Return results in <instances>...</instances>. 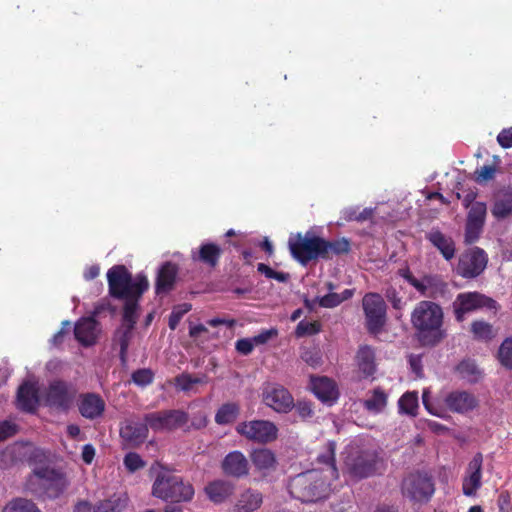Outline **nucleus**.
I'll list each match as a JSON object with an SVG mask.
<instances>
[{"mask_svg":"<svg viewBox=\"0 0 512 512\" xmlns=\"http://www.w3.org/2000/svg\"><path fill=\"white\" fill-rule=\"evenodd\" d=\"M109 295L123 300L122 327L133 328L138 321L140 300L149 288L145 274L138 273L135 277L124 265H114L107 271Z\"/></svg>","mask_w":512,"mask_h":512,"instance_id":"nucleus-1","label":"nucleus"},{"mask_svg":"<svg viewBox=\"0 0 512 512\" xmlns=\"http://www.w3.org/2000/svg\"><path fill=\"white\" fill-rule=\"evenodd\" d=\"M443 323V309L433 301L418 302L411 313L415 337L424 347H435L446 338L447 333Z\"/></svg>","mask_w":512,"mask_h":512,"instance_id":"nucleus-2","label":"nucleus"},{"mask_svg":"<svg viewBox=\"0 0 512 512\" xmlns=\"http://www.w3.org/2000/svg\"><path fill=\"white\" fill-rule=\"evenodd\" d=\"M66 473L47 463H33L25 488L40 500H55L69 487Z\"/></svg>","mask_w":512,"mask_h":512,"instance_id":"nucleus-3","label":"nucleus"},{"mask_svg":"<svg viewBox=\"0 0 512 512\" xmlns=\"http://www.w3.org/2000/svg\"><path fill=\"white\" fill-rule=\"evenodd\" d=\"M322 472L308 470L290 479L288 491L291 497L302 503H313L327 497L330 484Z\"/></svg>","mask_w":512,"mask_h":512,"instance_id":"nucleus-4","label":"nucleus"},{"mask_svg":"<svg viewBox=\"0 0 512 512\" xmlns=\"http://www.w3.org/2000/svg\"><path fill=\"white\" fill-rule=\"evenodd\" d=\"M345 468L352 480L360 481L381 475L385 470V462L377 450L360 449L348 454Z\"/></svg>","mask_w":512,"mask_h":512,"instance_id":"nucleus-5","label":"nucleus"},{"mask_svg":"<svg viewBox=\"0 0 512 512\" xmlns=\"http://www.w3.org/2000/svg\"><path fill=\"white\" fill-rule=\"evenodd\" d=\"M194 494L191 483L170 471L158 473L152 485V495L165 502H190Z\"/></svg>","mask_w":512,"mask_h":512,"instance_id":"nucleus-6","label":"nucleus"},{"mask_svg":"<svg viewBox=\"0 0 512 512\" xmlns=\"http://www.w3.org/2000/svg\"><path fill=\"white\" fill-rule=\"evenodd\" d=\"M401 492L413 503L426 504L435 492V484L431 475L416 471L403 479Z\"/></svg>","mask_w":512,"mask_h":512,"instance_id":"nucleus-7","label":"nucleus"},{"mask_svg":"<svg viewBox=\"0 0 512 512\" xmlns=\"http://www.w3.org/2000/svg\"><path fill=\"white\" fill-rule=\"evenodd\" d=\"M362 307L367 331L373 336L379 335L387 321V305L383 297L378 293H367L362 299Z\"/></svg>","mask_w":512,"mask_h":512,"instance_id":"nucleus-8","label":"nucleus"},{"mask_svg":"<svg viewBox=\"0 0 512 512\" xmlns=\"http://www.w3.org/2000/svg\"><path fill=\"white\" fill-rule=\"evenodd\" d=\"M397 274L408 282L421 296L435 299L446 293L448 285L438 274H424L417 279L408 266L400 268Z\"/></svg>","mask_w":512,"mask_h":512,"instance_id":"nucleus-9","label":"nucleus"},{"mask_svg":"<svg viewBox=\"0 0 512 512\" xmlns=\"http://www.w3.org/2000/svg\"><path fill=\"white\" fill-rule=\"evenodd\" d=\"M321 237L307 233L291 235L288 246L292 257L299 263L306 265L312 260L321 259Z\"/></svg>","mask_w":512,"mask_h":512,"instance_id":"nucleus-10","label":"nucleus"},{"mask_svg":"<svg viewBox=\"0 0 512 512\" xmlns=\"http://www.w3.org/2000/svg\"><path fill=\"white\" fill-rule=\"evenodd\" d=\"M261 396L262 402L276 413L287 414L294 409V397L282 384L264 383Z\"/></svg>","mask_w":512,"mask_h":512,"instance_id":"nucleus-11","label":"nucleus"},{"mask_svg":"<svg viewBox=\"0 0 512 512\" xmlns=\"http://www.w3.org/2000/svg\"><path fill=\"white\" fill-rule=\"evenodd\" d=\"M454 316L457 322H463L468 313L481 308L496 309L497 302L479 292L459 293L452 303Z\"/></svg>","mask_w":512,"mask_h":512,"instance_id":"nucleus-12","label":"nucleus"},{"mask_svg":"<svg viewBox=\"0 0 512 512\" xmlns=\"http://www.w3.org/2000/svg\"><path fill=\"white\" fill-rule=\"evenodd\" d=\"M236 431L246 439L259 444L271 443L278 437L277 426L268 420L241 422L237 425Z\"/></svg>","mask_w":512,"mask_h":512,"instance_id":"nucleus-13","label":"nucleus"},{"mask_svg":"<svg viewBox=\"0 0 512 512\" xmlns=\"http://www.w3.org/2000/svg\"><path fill=\"white\" fill-rule=\"evenodd\" d=\"M73 384L64 380H54L49 383L44 393V403L50 408L67 411L76 396Z\"/></svg>","mask_w":512,"mask_h":512,"instance_id":"nucleus-14","label":"nucleus"},{"mask_svg":"<svg viewBox=\"0 0 512 512\" xmlns=\"http://www.w3.org/2000/svg\"><path fill=\"white\" fill-rule=\"evenodd\" d=\"M144 420L154 432L173 431L187 424L189 416L182 410L170 409L147 413Z\"/></svg>","mask_w":512,"mask_h":512,"instance_id":"nucleus-15","label":"nucleus"},{"mask_svg":"<svg viewBox=\"0 0 512 512\" xmlns=\"http://www.w3.org/2000/svg\"><path fill=\"white\" fill-rule=\"evenodd\" d=\"M487 265V255L479 247H475L459 258L456 272L463 278L471 279L479 276Z\"/></svg>","mask_w":512,"mask_h":512,"instance_id":"nucleus-16","label":"nucleus"},{"mask_svg":"<svg viewBox=\"0 0 512 512\" xmlns=\"http://www.w3.org/2000/svg\"><path fill=\"white\" fill-rule=\"evenodd\" d=\"M487 215V206L484 202H476L469 209L465 225V242L467 244L475 243L485 224Z\"/></svg>","mask_w":512,"mask_h":512,"instance_id":"nucleus-17","label":"nucleus"},{"mask_svg":"<svg viewBox=\"0 0 512 512\" xmlns=\"http://www.w3.org/2000/svg\"><path fill=\"white\" fill-rule=\"evenodd\" d=\"M149 424L143 422L126 420L120 428V437L124 448H136L143 444L148 437Z\"/></svg>","mask_w":512,"mask_h":512,"instance_id":"nucleus-18","label":"nucleus"},{"mask_svg":"<svg viewBox=\"0 0 512 512\" xmlns=\"http://www.w3.org/2000/svg\"><path fill=\"white\" fill-rule=\"evenodd\" d=\"M224 475L235 479H242L249 475L250 464L246 456L238 450L229 452L221 462Z\"/></svg>","mask_w":512,"mask_h":512,"instance_id":"nucleus-19","label":"nucleus"},{"mask_svg":"<svg viewBox=\"0 0 512 512\" xmlns=\"http://www.w3.org/2000/svg\"><path fill=\"white\" fill-rule=\"evenodd\" d=\"M444 404L453 413L466 414L474 410L478 406L479 401L471 392L456 390L445 395Z\"/></svg>","mask_w":512,"mask_h":512,"instance_id":"nucleus-20","label":"nucleus"},{"mask_svg":"<svg viewBox=\"0 0 512 512\" xmlns=\"http://www.w3.org/2000/svg\"><path fill=\"white\" fill-rule=\"evenodd\" d=\"M179 267L172 261H166L160 265L155 278V293L156 295H166L174 290Z\"/></svg>","mask_w":512,"mask_h":512,"instance_id":"nucleus-21","label":"nucleus"},{"mask_svg":"<svg viewBox=\"0 0 512 512\" xmlns=\"http://www.w3.org/2000/svg\"><path fill=\"white\" fill-rule=\"evenodd\" d=\"M483 455L476 453L467 467V476L464 477L462 483V491L466 496H474L481 487L482 479Z\"/></svg>","mask_w":512,"mask_h":512,"instance_id":"nucleus-22","label":"nucleus"},{"mask_svg":"<svg viewBox=\"0 0 512 512\" xmlns=\"http://www.w3.org/2000/svg\"><path fill=\"white\" fill-rule=\"evenodd\" d=\"M99 332V322L93 316L80 318L74 326L75 339L84 347L94 345Z\"/></svg>","mask_w":512,"mask_h":512,"instance_id":"nucleus-23","label":"nucleus"},{"mask_svg":"<svg viewBox=\"0 0 512 512\" xmlns=\"http://www.w3.org/2000/svg\"><path fill=\"white\" fill-rule=\"evenodd\" d=\"M264 502V495L258 489L251 487L243 489L236 498L233 512H255Z\"/></svg>","mask_w":512,"mask_h":512,"instance_id":"nucleus-24","label":"nucleus"},{"mask_svg":"<svg viewBox=\"0 0 512 512\" xmlns=\"http://www.w3.org/2000/svg\"><path fill=\"white\" fill-rule=\"evenodd\" d=\"M223 254L222 248L213 242L202 243L197 251L191 252V259L199 262L210 269L218 266L220 258Z\"/></svg>","mask_w":512,"mask_h":512,"instance_id":"nucleus-25","label":"nucleus"},{"mask_svg":"<svg viewBox=\"0 0 512 512\" xmlns=\"http://www.w3.org/2000/svg\"><path fill=\"white\" fill-rule=\"evenodd\" d=\"M105 406L101 396L95 393L82 394L78 404L80 414L89 420L101 417L105 411Z\"/></svg>","mask_w":512,"mask_h":512,"instance_id":"nucleus-26","label":"nucleus"},{"mask_svg":"<svg viewBox=\"0 0 512 512\" xmlns=\"http://www.w3.org/2000/svg\"><path fill=\"white\" fill-rule=\"evenodd\" d=\"M426 239L441 253L446 261L455 257L456 246L451 236L442 233L439 229H432L426 234Z\"/></svg>","mask_w":512,"mask_h":512,"instance_id":"nucleus-27","label":"nucleus"},{"mask_svg":"<svg viewBox=\"0 0 512 512\" xmlns=\"http://www.w3.org/2000/svg\"><path fill=\"white\" fill-rule=\"evenodd\" d=\"M204 491L211 502L221 504L234 494L235 485L228 480L218 479L209 482Z\"/></svg>","mask_w":512,"mask_h":512,"instance_id":"nucleus-28","label":"nucleus"},{"mask_svg":"<svg viewBox=\"0 0 512 512\" xmlns=\"http://www.w3.org/2000/svg\"><path fill=\"white\" fill-rule=\"evenodd\" d=\"M320 247L321 259L330 260L334 256L348 254L351 251V242L345 237L335 240H326L321 237Z\"/></svg>","mask_w":512,"mask_h":512,"instance_id":"nucleus-29","label":"nucleus"},{"mask_svg":"<svg viewBox=\"0 0 512 512\" xmlns=\"http://www.w3.org/2000/svg\"><path fill=\"white\" fill-rule=\"evenodd\" d=\"M39 402L38 389L32 383H23L17 391L18 407L26 412L35 411Z\"/></svg>","mask_w":512,"mask_h":512,"instance_id":"nucleus-30","label":"nucleus"},{"mask_svg":"<svg viewBox=\"0 0 512 512\" xmlns=\"http://www.w3.org/2000/svg\"><path fill=\"white\" fill-rule=\"evenodd\" d=\"M126 493H113L109 497L97 501L93 506V512H122L128 505Z\"/></svg>","mask_w":512,"mask_h":512,"instance_id":"nucleus-31","label":"nucleus"},{"mask_svg":"<svg viewBox=\"0 0 512 512\" xmlns=\"http://www.w3.org/2000/svg\"><path fill=\"white\" fill-rule=\"evenodd\" d=\"M356 361L358 368L364 377L372 376L375 373V352L371 346H360L356 353Z\"/></svg>","mask_w":512,"mask_h":512,"instance_id":"nucleus-32","label":"nucleus"},{"mask_svg":"<svg viewBox=\"0 0 512 512\" xmlns=\"http://www.w3.org/2000/svg\"><path fill=\"white\" fill-rule=\"evenodd\" d=\"M312 390L315 396L323 402L334 401L338 396L334 382L327 377L314 379Z\"/></svg>","mask_w":512,"mask_h":512,"instance_id":"nucleus-33","label":"nucleus"},{"mask_svg":"<svg viewBox=\"0 0 512 512\" xmlns=\"http://www.w3.org/2000/svg\"><path fill=\"white\" fill-rule=\"evenodd\" d=\"M133 328L120 326L114 333L112 345L119 347V359L122 365H126L128 348L133 338Z\"/></svg>","mask_w":512,"mask_h":512,"instance_id":"nucleus-34","label":"nucleus"},{"mask_svg":"<svg viewBox=\"0 0 512 512\" xmlns=\"http://www.w3.org/2000/svg\"><path fill=\"white\" fill-rule=\"evenodd\" d=\"M251 461L259 471H269L276 467L275 454L268 448L254 449L250 454Z\"/></svg>","mask_w":512,"mask_h":512,"instance_id":"nucleus-35","label":"nucleus"},{"mask_svg":"<svg viewBox=\"0 0 512 512\" xmlns=\"http://www.w3.org/2000/svg\"><path fill=\"white\" fill-rule=\"evenodd\" d=\"M335 450H336L335 442L328 441L324 446L323 452H321L316 458V461L318 464H322V465L326 466V472L329 474V477L332 479L339 478V472L336 467Z\"/></svg>","mask_w":512,"mask_h":512,"instance_id":"nucleus-36","label":"nucleus"},{"mask_svg":"<svg viewBox=\"0 0 512 512\" xmlns=\"http://www.w3.org/2000/svg\"><path fill=\"white\" fill-rule=\"evenodd\" d=\"M491 213L498 220L505 219L512 214V189L503 192L495 200Z\"/></svg>","mask_w":512,"mask_h":512,"instance_id":"nucleus-37","label":"nucleus"},{"mask_svg":"<svg viewBox=\"0 0 512 512\" xmlns=\"http://www.w3.org/2000/svg\"><path fill=\"white\" fill-rule=\"evenodd\" d=\"M470 331L475 340L483 342L491 341L497 334L493 325L484 320L473 321L470 325Z\"/></svg>","mask_w":512,"mask_h":512,"instance_id":"nucleus-38","label":"nucleus"},{"mask_svg":"<svg viewBox=\"0 0 512 512\" xmlns=\"http://www.w3.org/2000/svg\"><path fill=\"white\" fill-rule=\"evenodd\" d=\"M456 372L458 375L470 382L476 383L482 376L481 370L478 368L474 360L464 359L456 366Z\"/></svg>","mask_w":512,"mask_h":512,"instance_id":"nucleus-39","label":"nucleus"},{"mask_svg":"<svg viewBox=\"0 0 512 512\" xmlns=\"http://www.w3.org/2000/svg\"><path fill=\"white\" fill-rule=\"evenodd\" d=\"M2 512H42L37 504L28 498L16 497L11 499L2 509Z\"/></svg>","mask_w":512,"mask_h":512,"instance_id":"nucleus-40","label":"nucleus"},{"mask_svg":"<svg viewBox=\"0 0 512 512\" xmlns=\"http://www.w3.org/2000/svg\"><path fill=\"white\" fill-rule=\"evenodd\" d=\"M240 408L236 403H225L216 412L215 422L226 425L234 422L239 414Z\"/></svg>","mask_w":512,"mask_h":512,"instance_id":"nucleus-41","label":"nucleus"},{"mask_svg":"<svg viewBox=\"0 0 512 512\" xmlns=\"http://www.w3.org/2000/svg\"><path fill=\"white\" fill-rule=\"evenodd\" d=\"M387 405V395L381 388H375L370 398L364 401V407L374 413L381 412Z\"/></svg>","mask_w":512,"mask_h":512,"instance_id":"nucleus-42","label":"nucleus"},{"mask_svg":"<svg viewBox=\"0 0 512 512\" xmlns=\"http://www.w3.org/2000/svg\"><path fill=\"white\" fill-rule=\"evenodd\" d=\"M399 411L401 413L416 416L418 409V396L416 392L404 393L398 401Z\"/></svg>","mask_w":512,"mask_h":512,"instance_id":"nucleus-43","label":"nucleus"},{"mask_svg":"<svg viewBox=\"0 0 512 512\" xmlns=\"http://www.w3.org/2000/svg\"><path fill=\"white\" fill-rule=\"evenodd\" d=\"M321 328L322 325L317 320L312 322L302 320L296 326L295 335L297 338L316 335L321 331Z\"/></svg>","mask_w":512,"mask_h":512,"instance_id":"nucleus-44","label":"nucleus"},{"mask_svg":"<svg viewBox=\"0 0 512 512\" xmlns=\"http://www.w3.org/2000/svg\"><path fill=\"white\" fill-rule=\"evenodd\" d=\"M205 377H193L189 373H182L175 377V386L182 391H190L194 384L205 383Z\"/></svg>","mask_w":512,"mask_h":512,"instance_id":"nucleus-45","label":"nucleus"},{"mask_svg":"<svg viewBox=\"0 0 512 512\" xmlns=\"http://www.w3.org/2000/svg\"><path fill=\"white\" fill-rule=\"evenodd\" d=\"M498 360L503 367L512 369V337L506 338L501 343L498 350Z\"/></svg>","mask_w":512,"mask_h":512,"instance_id":"nucleus-46","label":"nucleus"},{"mask_svg":"<svg viewBox=\"0 0 512 512\" xmlns=\"http://www.w3.org/2000/svg\"><path fill=\"white\" fill-rule=\"evenodd\" d=\"M192 309L189 303L179 304L173 307L169 315L168 326L171 330H175L180 323L182 317Z\"/></svg>","mask_w":512,"mask_h":512,"instance_id":"nucleus-47","label":"nucleus"},{"mask_svg":"<svg viewBox=\"0 0 512 512\" xmlns=\"http://www.w3.org/2000/svg\"><path fill=\"white\" fill-rule=\"evenodd\" d=\"M123 464L128 472L134 473L145 467L146 462L135 452H129L124 456Z\"/></svg>","mask_w":512,"mask_h":512,"instance_id":"nucleus-48","label":"nucleus"},{"mask_svg":"<svg viewBox=\"0 0 512 512\" xmlns=\"http://www.w3.org/2000/svg\"><path fill=\"white\" fill-rule=\"evenodd\" d=\"M131 378L136 385L145 387L153 382L154 373L148 368L138 369L132 373Z\"/></svg>","mask_w":512,"mask_h":512,"instance_id":"nucleus-49","label":"nucleus"},{"mask_svg":"<svg viewBox=\"0 0 512 512\" xmlns=\"http://www.w3.org/2000/svg\"><path fill=\"white\" fill-rule=\"evenodd\" d=\"M496 168L492 165H484L475 171V181L477 183H484L494 179Z\"/></svg>","mask_w":512,"mask_h":512,"instance_id":"nucleus-50","label":"nucleus"},{"mask_svg":"<svg viewBox=\"0 0 512 512\" xmlns=\"http://www.w3.org/2000/svg\"><path fill=\"white\" fill-rule=\"evenodd\" d=\"M18 431L16 424L3 420L0 421V442L14 436Z\"/></svg>","mask_w":512,"mask_h":512,"instance_id":"nucleus-51","label":"nucleus"},{"mask_svg":"<svg viewBox=\"0 0 512 512\" xmlns=\"http://www.w3.org/2000/svg\"><path fill=\"white\" fill-rule=\"evenodd\" d=\"M294 409L302 420L311 418L314 414L312 404L309 401H298L295 403Z\"/></svg>","mask_w":512,"mask_h":512,"instance_id":"nucleus-52","label":"nucleus"},{"mask_svg":"<svg viewBox=\"0 0 512 512\" xmlns=\"http://www.w3.org/2000/svg\"><path fill=\"white\" fill-rule=\"evenodd\" d=\"M254 342L252 338H241L238 339L235 343L236 351L244 356H247L252 353L254 349Z\"/></svg>","mask_w":512,"mask_h":512,"instance_id":"nucleus-53","label":"nucleus"},{"mask_svg":"<svg viewBox=\"0 0 512 512\" xmlns=\"http://www.w3.org/2000/svg\"><path fill=\"white\" fill-rule=\"evenodd\" d=\"M385 296L387 300L391 303L392 307L396 310L402 309L404 302L402 296L399 295L398 291L390 287L386 290Z\"/></svg>","mask_w":512,"mask_h":512,"instance_id":"nucleus-54","label":"nucleus"},{"mask_svg":"<svg viewBox=\"0 0 512 512\" xmlns=\"http://www.w3.org/2000/svg\"><path fill=\"white\" fill-rule=\"evenodd\" d=\"M500 512H512V497L508 491H502L497 498Z\"/></svg>","mask_w":512,"mask_h":512,"instance_id":"nucleus-55","label":"nucleus"},{"mask_svg":"<svg viewBox=\"0 0 512 512\" xmlns=\"http://www.w3.org/2000/svg\"><path fill=\"white\" fill-rule=\"evenodd\" d=\"M318 303L323 308H334L341 304V299L337 293H328L320 297Z\"/></svg>","mask_w":512,"mask_h":512,"instance_id":"nucleus-56","label":"nucleus"},{"mask_svg":"<svg viewBox=\"0 0 512 512\" xmlns=\"http://www.w3.org/2000/svg\"><path fill=\"white\" fill-rule=\"evenodd\" d=\"M497 142L504 149L511 148L512 147V127L503 129L497 136Z\"/></svg>","mask_w":512,"mask_h":512,"instance_id":"nucleus-57","label":"nucleus"},{"mask_svg":"<svg viewBox=\"0 0 512 512\" xmlns=\"http://www.w3.org/2000/svg\"><path fill=\"white\" fill-rule=\"evenodd\" d=\"M277 335L276 329H268L263 330L258 335L252 337L254 345H263L266 344L273 336Z\"/></svg>","mask_w":512,"mask_h":512,"instance_id":"nucleus-58","label":"nucleus"},{"mask_svg":"<svg viewBox=\"0 0 512 512\" xmlns=\"http://www.w3.org/2000/svg\"><path fill=\"white\" fill-rule=\"evenodd\" d=\"M408 362L411 370L417 375L422 376L423 366H422V358L420 355L411 354L409 355Z\"/></svg>","mask_w":512,"mask_h":512,"instance_id":"nucleus-59","label":"nucleus"},{"mask_svg":"<svg viewBox=\"0 0 512 512\" xmlns=\"http://www.w3.org/2000/svg\"><path fill=\"white\" fill-rule=\"evenodd\" d=\"M95 453H96L95 448L92 444L84 445L82 448V454H81V457H82V460L84 461V463L91 464L94 460Z\"/></svg>","mask_w":512,"mask_h":512,"instance_id":"nucleus-60","label":"nucleus"},{"mask_svg":"<svg viewBox=\"0 0 512 512\" xmlns=\"http://www.w3.org/2000/svg\"><path fill=\"white\" fill-rule=\"evenodd\" d=\"M374 210L372 208H365L361 212H358L355 217L348 216L347 220L349 221H357V222H363L366 220H369L373 217Z\"/></svg>","mask_w":512,"mask_h":512,"instance_id":"nucleus-61","label":"nucleus"},{"mask_svg":"<svg viewBox=\"0 0 512 512\" xmlns=\"http://www.w3.org/2000/svg\"><path fill=\"white\" fill-rule=\"evenodd\" d=\"M63 327L54 334L52 338V343L55 346H59L64 342V338L66 335L65 327L70 326V322L68 320L62 322Z\"/></svg>","mask_w":512,"mask_h":512,"instance_id":"nucleus-62","label":"nucleus"},{"mask_svg":"<svg viewBox=\"0 0 512 512\" xmlns=\"http://www.w3.org/2000/svg\"><path fill=\"white\" fill-rule=\"evenodd\" d=\"M477 191L475 190H469L462 198V205L467 209V208H471L472 205L474 203H476L477 201L476 198H477Z\"/></svg>","mask_w":512,"mask_h":512,"instance_id":"nucleus-63","label":"nucleus"},{"mask_svg":"<svg viewBox=\"0 0 512 512\" xmlns=\"http://www.w3.org/2000/svg\"><path fill=\"white\" fill-rule=\"evenodd\" d=\"M93 506L88 500H78L73 508V512H93Z\"/></svg>","mask_w":512,"mask_h":512,"instance_id":"nucleus-64","label":"nucleus"}]
</instances>
